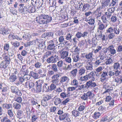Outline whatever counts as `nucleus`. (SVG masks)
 Masks as SVG:
<instances>
[{"instance_id": "nucleus-41", "label": "nucleus", "mask_w": 122, "mask_h": 122, "mask_svg": "<svg viewBox=\"0 0 122 122\" xmlns=\"http://www.w3.org/2000/svg\"><path fill=\"white\" fill-rule=\"evenodd\" d=\"M113 68L115 70H117L120 68V64L118 62L115 63L113 65Z\"/></svg>"}, {"instance_id": "nucleus-37", "label": "nucleus", "mask_w": 122, "mask_h": 122, "mask_svg": "<svg viewBox=\"0 0 122 122\" xmlns=\"http://www.w3.org/2000/svg\"><path fill=\"white\" fill-rule=\"evenodd\" d=\"M58 41L60 43H63V42L65 43H67V41L65 40V39L64 36H60L58 38Z\"/></svg>"}, {"instance_id": "nucleus-45", "label": "nucleus", "mask_w": 122, "mask_h": 122, "mask_svg": "<svg viewBox=\"0 0 122 122\" xmlns=\"http://www.w3.org/2000/svg\"><path fill=\"white\" fill-rule=\"evenodd\" d=\"M3 107L4 108H6L7 109H9L10 108H12V105L10 104H3Z\"/></svg>"}, {"instance_id": "nucleus-4", "label": "nucleus", "mask_w": 122, "mask_h": 122, "mask_svg": "<svg viewBox=\"0 0 122 122\" xmlns=\"http://www.w3.org/2000/svg\"><path fill=\"white\" fill-rule=\"evenodd\" d=\"M93 81V80H92L87 81L85 85V87L87 89H90L96 86H97L96 83Z\"/></svg>"}, {"instance_id": "nucleus-54", "label": "nucleus", "mask_w": 122, "mask_h": 122, "mask_svg": "<svg viewBox=\"0 0 122 122\" xmlns=\"http://www.w3.org/2000/svg\"><path fill=\"white\" fill-rule=\"evenodd\" d=\"M105 90L104 92V93H106L107 92H108L111 91H112L113 90V88L112 87L111 85L109 87L106 89Z\"/></svg>"}, {"instance_id": "nucleus-46", "label": "nucleus", "mask_w": 122, "mask_h": 122, "mask_svg": "<svg viewBox=\"0 0 122 122\" xmlns=\"http://www.w3.org/2000/svg\"><path fill=\"white\" fill-rule=\"evenodd\" d=\"M8 114L10 117H12V119H13L14 118V114L11 110H9L7 112Z\"/></svg>"}, {"instance_id": "nucleus-22", "label": "nucleus", "mask_w": 122, "mask_h": 122, "mask_svg": "<svg viewBox=\"0 0 122 122\" xmlns=\"http://www.w3.org/2000/svg\"><path fill=\"white\" fill-rule=\"evenodd\" d=\"M49 86L48 85L47 83H45L43 86V91L48 92H50Z\"/></svg>"}, {"instance_id": "nucleus-12", "label": "nucleus", "mask_w": 122, "mask_h": 122, "mask_svg": "<svg viewBox=\"0 0 122 122\" xmlns=\"http://www.w3.org/2000/svg\"><path fill=\"white\" fill-rule=\"evenodd\" d=\"M28 8L25 6L20 7L19 9L20 12L22 14H27V12Z\"/></svg>"}, {"instance_id": "nucleus-32", "label": "nucleus", "mask_w": 122, "mask_h": 122, "mask_svg": "<svg viewBox=\"0 0 122 122\" xmlns=\"http://www.w3.org/2000/svg\"><path fill=\"white\" fill-rule=\"evenodd\" d=\"M89 79H95V78L94 77L95 75L93 71L91 72L90 73L87 75Z\"/></svg>"}, {"instance_id": "nucleus-47", "label": "nucleus", "mask_w": 122, "mask_h": 122, "mask_svg": "<svg viewBox=\"0 0 122 122\" xmlns=\"http://www.w3.org/2000/svg\"><path fill=\"white\" fill-rule=\"evenodd\" d=\"M72 115L75 117H76L79 116L80 113L79 112L74 110L72 111Z\"/></svg>"}, {"instance_id": "nucleus-49", "label": "nucleus", "mask_w": 122, "mask_h": 122, "mask_svg": "<svg viewBox=\"0 0 122 122\" xmlns=\"http://www.w3.org/2000/svg\"><path fill=\"white\" fill-rule=\"evenodd\" d=\"M89 79L87 75L83 76H81L80 77V80L81 81H86Z\"/></svg>"}, {"instance_id": "nucleus-1", "label": "nucleus", "mask_w": 122, "mask_h": 122, "mask_svg": "<svg viewBox=\"0 0 122 122\" xmlns=\"http://www.w3.org/2000/svg\"><path fill=\"white\" fill-rule=\"evenodd\" d=\"M52 20V17L47 15L44 14L39 15L36 17V21L40 24H46Z\"/></svg>"}, {"instance_id": "nucleus-53", "label": "nucleus", "mask_w": 122, "mask_h": 122, "mask_svg": "<svg viewBox=\"0 0 122 122\" xmlns=\"http://www.w3.org/2000/svg\"><path fill=\"white\" fill-rule=\"evenodd\" d=\"M11 89L12 92L15 94L16 93L18 90V88H17V87L13 86L11 87Z\"/></svg>"}, {"instance_id": "nucleus-60", "label": "nucleus", "mask_w": 122, "mask_h": 122, "mask_svg": "<svg viewBox=\"0 0 122 122\" xmlns=\"http://www.w3.org/2000/svg\"><path fill=\"white\" fill-rule=\"evenodd\" d=\"M68 94H66L65 92L61 93L60 95V97L63 98L68 97Z\"/></svg>"}, {"instance_id": "nucleus-63", "label": "nucleus", "mask_w": 122, "mask_h": 122, "mask_svg": "<svg viewBox=\"0 0 122 122\" xmlns=\"http://www.w3.org/2000/svg\"><path fill=\"white\" fill-rule=\"evenodd\" d=\"M113 61L112 59L111 58H110L107 60L105 63L106 65L110 64L112 63Z\"/></svg>"}, {"instance_id": "nucleus-29", "label": "nucleus", "mask_w": 122, "mask_h": 122, "mask_svg": "<svg viewBox=\"0 0 122 122\" xmlns=\"http://www.w3.org/2000/svg\"><path fill=\"white\" fill-rule=\"evenodd\" d=\"M75 5L77 9L79 10L82 7L83 5L81 2L77 1Z\"/></svg>"}, {"instance_id": "nucleus-20", "label": "nucleus", "mask_w": 122, "mask_h": 122, "mask_svg": "<svg viewBox=\"0 0 122 122\" xmlns=\"http://www.w3.org/2000/svg\"><path fill=\"white\" fill-rule=\"evenodd\" d=\"M101 19L102 20L103 22L104 23H106V26H107V24L109 20L108 18H107L106 16H102L101 18Z\"/></svg>"}, {"instance_id": "nucleus-55", "label": "nucleus", "mask_w": 122, "mask_h": 122, "mask_svg": "<svg viewBox=\"0 0 122 122\" xmlns=\"http://www.w3.org/2000/svg\"><path fill=\"white\" fill-rule=\"evenodd\" d=\"M77 72V70L76 69H75L70 72L71 73L74 77H75L76 76V73Z\"/></svg>"}, {"instance_id": "nucleus-31", "label": "nucleus", "mask_w": 122, "mask_h": 122, "mask_svg": "<svg viewBox=\"0 0 122 122\" xmlns=\"http://www.w3.org/2000/svg\"><path fill=\"white\" fill-rule=\"evenodd\" d=\"M35 10L34 7H32V6H28V12L30 13H31L34 12Z\"/></svg>"}, {"instance_id": "nucleus-16", "label": "nucleus", "mask_w": 122, "mask_h": 122, "mask_svg": "<svg viewBox=\"0 0 122 122\" xmlns=\"http://www.w3.org/2000/svg\"><path fill=\"white\" fill-rule=\"evenodd\" d=\"M61 57L63 59L66 57L68 55V52L67 51H64L60 52Z\"/></svg>"}, {"instance_id": "nucleus-40", "label": "nucleus", "mask_w": 122, "mask_h": 122, "mask_svg": "<svg viewBox=\"0 0 122 122\" xmlns=\"http://www.w3.org/2000/svg\"><path fill=\"white\" fill-rule=\"evenodd\" d=\"M113 32L114 34L118 35L120 33V31L118 28L116 27H114Z\"/></svg>"}, {"instance_id": "nucleus-52", "label": "nucleus", "mask_w": 122, "mask_h": 122, "mask_svg": "<svg viewBox=\"0 0 122 122\" xmlns=\"http://www.w3.org/2000/svg\"><path fill=\"white\" fill-rule=\"evenodd\" d=\"M94 13L97 16V18L100 17L101 15V12L99 11V10L97 9L94 12Z\"/></svg>"}, {"instance_id": "nucleus-36", "label": "nucleus", "mask_w": 122, "mask_h": 122, "mask_svg": "<svg viewBox=\"0 0 122 122\" xmlns=\"http://www.w3.org/2000/svg\"><path fill=\"white\" fill-rule=\"evenodd\" d=\"M30 75L35 79L38 78L39 76L38 73L34 72L33 71H31L30 72Z\"/></svg>"}, {"instance_id": "nucleus-43", "label": "nucleus", "mask_w": 122, "mask_h": 122, "mask_svg": "<svg viewBox=\"0 0 122 122\" xmlns=\"http://www.w3.org/2000/svg\"><path fill=\"white\" fill-rule=\"evenodd\" d=\"M51 52L50 51H48L44 53L43 57L44 59L46 58H48L51 55Z\"/></svg>"}, {"instance_id": "nucleus-30", "label": "nucleus", "mask_w": 122, "mask_h": 122, "mask_svg": "<svg viewBox=\"0 0 122 122\" xmlns=\"http://www.w3.org/2000/svg\"><path fill=\"white\" fill-rule=\"evenodd\" d=\"M48 3L51 7H53L55 6L56 7V0H49Z\"/></svg>"}, {"instance_id": "nucleus-39", "label": "nucleus", "mask_w": 122, "mask_h": 122, "mask_svg": "<svg viewBox=\"0 0 122 122\" xmlns=\"http://www.w3.org/2000/svg\"><path fill=\"white\" fill-rule=\"evenodd\" d=\"M22 111L21 110H18L17 112L16 116L19 119L21 118V116H22Z\"/></svg>"}, {"instance_id": "nucleus-5", "label": "nucleus", "mask_w": 122, "mask_h": 122, "mask_svg": "<svg viewBox=\"0 0 122 122\" xmlns=\"http://www.w3.org/2000/svg\"><path fill=\"white\" fill-rule=\"evenodd\" d=\"M43 83L42 80H39L35 82L36 85V91L37 92H40L42 89V85Z\"/></svg>"}, {"instance_id": "nucleus-61", "label": "nucleus", "mask_w": 122, "mask_h": 122, "mask_svg": "<svg viewBox=\"0 0 122 122\" xmlns=\"http://www.w3.org/2000/svg\"><path fill=\"white\" fill-rule=\"evenodd\" d=\"M31 36L28 33L25 34L23 36V38L25 39L29 38L31 37Z\"/></svg>"}, {"instance_id": "nucleus-42", "label": "nucleus", "mask_w": 122, "mask_h": 122, "mask_svg": "<svg viewBox=\"0 0 122 122\" xmlns=\"http://www.w3.org/2000/svg\"><path fill=\"white\" fill-rule=\"evenodd\" d=\"M35 67L37 68H40L42 66V64L37 61H35V62L34 64Z\"/></svg>"}, {"instance_id": "nucleus-58", "label": "nucleus", "mask_w": 122, "mask_h": 122, "mask_svg": "<svg viewBox=\"0 0 122 122\" xmlns=\"http://www.w3.org/2000/svg\"><path fill=\"white\" fill-rule=\"evenodd\" d=\"M15 101L19 103L21 102L22 99V98L20 97H16L14 98Z\"/></svg>"}, {"instance_id": "nucleus-15", "label": "nucleus", "mask_w": 122, "mask_h": 122, "mask_svg": "<svg viewBox=\"0 0 122 122\" xmlns=\"http://www.w3.org/2000/svg\"><path fill=\"white\" fill-rule=\"evenodd\" d=\"M55 46L54 45H49L47 46V49L48 50H53L52 52L53 53H55L56 52V50L55 49Z\"/></svg>"}, {"instance_id": "nucleus-23", "label": "nucleus", "mask_w": 122, "mask_h": 122, "mask_svg": "<svg viewBox=\"0 0 122 122\" xmlns=\"http://www.w3.org/2000/svg\"><path fill=\"white\" fill-rule=\"evenodd\" d=\"M91 17H92L90 16L89 17V18H88L86 20V22L89 25H92L94 24L95 21L94 19L92 18H91Z\"/></svg>"}, {"instance_id": "nucleus-34", "label": "nucleus", "mask_w": 122, "mask_h": 122, "mask_svg": "<svg viewBox=\"0 0 122 122\" xmlns=\"http://www.w3.org/2000/svg\"><path fill=\"white\" fill-rule=\"evenodd\" d=\"M72 36V34L70 33L67 34L66 36V39L70 41L71 42H72V40L71 38Z\"/></svg>"}, {"instance_id": "nucleus-13", "label": "nucleus", "mask_w": 122, "mask_h": 122, "mask_svg": "<svg viewBox=\"0 0 122 122\" xmlns=\"http://www.w3.org/2000/svg\"><path fill=\"white\" fill-rule=\"evenodd\" d=\"M114 46L113 45H110V49L109 53L110 54V55L113 56L115 54L116 52V50L114 49Z\"/></svg>"}, {"instance_id": "nucleus-64", "label": "nucleus", "mask_w": 122, "mask_h": 122, "mask_svg": "<svg viewBox=\"0 0 122 122\" xmlns=\"http://www.w3.org/2000/svg\"><path fill=\"white\" fill-rule=\"evenodd\" d=\"M117 51L119 53H121L122 51V46L120 45L118 46L117 48Z\"/></svg>"}, {"instance_id": "nucleus-17", "label": "nucleus", "mask_w": 122, "mask_h": 122, "mask_svg": "<svg viewBox=\"0 0 122 122\" xmlns=\"http://www.w3.org/2000/svg\"><path fill=\"white\" fill-rule=\"evenodd\" d=\"M99 21L98 23V31L99 30H103L105 28V26L100 21V20H99Z\"/></svg>"}, {"instance_id": "nucleus-33", "label": "nucleus", "mask_w": 122, "mask_h": 122, "mask_svg": "<svg viewBox=\"0 0 122 122\" xmlns=\"http://www.w3.org/2000/svg\"><path fill=\"white\" fill-rule=\"evenodd\" d=\"M13 107L15 109H20L21 107V105L19 103L17 102H14L13 104Z\"/></svg>"}, {"instance_id": "nucleus-6", "label": "nucleus", "mask_w": 122, "mask_h": 122, "mask_svg": "<svg viewBox=\"0 0 122 122\" xmlns=\"http://www.w3.org/2000/svg\"><path fill=\"white\" fill-rule=\"evenodd\" d=\"M88 33L86 31L82 33L80 31H78L76 33L75 36L78 39L82 37L85 38L88 36Z\"/></svg>"}, {"instance_id": "nucleus-14", "label": "nucleus", "mask_w": 122, "mask_h": 122, "mask_svg": "<svg viewBox=\"0 0 122 122\" xmlns=\"http://www.w3.org/2000/svg\"><path fill=\"white\" fill-rule=\"evenodd\" d=\"M72 58L73 62H75L79 61L80 60V58L78 54H75L73 56Z\"/></svg>"}, {"instance_id": "nucleus-7", "label": "nucleus", "mask_w": 122, "mask_h": 122, "mask_svg": "<svg viewBox=\"0 0 122 122\" xmlns=\"http://www.w3.org/2000/svg\"><path fill=\"white\" fill-rule=\"evenodd\" d=\"M70 80L69 77L66 76H63L61 78L60 83L63 86L64 85L67 83Z\"/></svg>"}, {"instance_id": "nucleus-62", "label": "nucleus", "mask_w": 122, "mask_h": 122, "mask_svg": "<svg viewBox=\"0 0 122 122\" xmlns=\"http://www.w3.org/2000/svg\"><path fill=\"white\" fill-rule=\"evenodd\" d=\"M99 57V58L104 62V59L106 58V56L103 54H102L100 55Z\"/></svg>"}, {"instance_id": "nucleus-3", "label": "nucleus", "mask_w": 122, "mask_h": 122, "mask_svg": "<svg viewBox=\"0 0 122 122\" xmlns=\"http://www.w3.org/2000/svg\"><path fill=\"white\" fill-rule=\"evenodd\" d=\"M59 57L58 56H57L56 54L54 56L51 55L47 59L46 61L47 63H53L56 62L58 60Z\"/></svg>"}, {"instance_id": "nucleus-25", "label": "nucleus", "mask_w": 122, "mask_h": 122, "mask_svg": "<svg viewBox=\"0 0 122 122\" xmlns=\"http://www.w3.org/2000/svg\"><path fill=\"white\" fill-rule=\"evenodd\" d=\"M9 64L5 61H3L0 64V67L1 68H5L8 66Z\"/></svg>"}, {"instance_id": "nucleus-50", "label": "nucleus", "mask_w": 122, "mask_h": 122, "mask_svg": "<svg viewBox=\"0 0 122 122\" xmlns=\"http://www.w3.org/2000/svg\"><path fill=\"white\" fill-rule=\"evenodd\" d=\"M38 73L39 74H40L41 75V76L43 77L45 76L44 74H42L44 72L43 69L42 68H40L38 70Z\"/></svg>"}, {"instance_id": "nucleus-21", "label": "nucleus", "mask_w": 122, "mask_h": 122, "mask_svg": "<svg viewBox=\"0 0 122 122\" xmlns=\"http://www.w3.org/2000/svg\"><path fill=\"white\" fill-rule=\"evenodd\" d=\"M103 62L100 58H98L96 59V61L94 63V64L95 66H97L98 65H102Z\"/></svg>"}, {"instance_id": "nucleus-19", "label": "nucleus", "mask_w": 122, "mask_h": 122, "mask_svg": "<svg viewBox=\"0 0 122 122\" xmlns=\"http://www.w3.org/2000/svg\"><path fill=\"white\" fill-rule=\"evenodd\" d=\"M93 56V52H89L88 54H85L84 57L88 60H91Z\"/></svg>"}, {"instance_id": "nucleus-51", "label": "nucleus", "mask_w": 122, "mask_h": 122, "mask_svg": "<svg viewBox=\"0 0 122 122\" xmlns=\"http://www.w3.org/2000/svg\"><path fill=\"white\" fill-rule=\"evenodd\" d=\"M72 85L74 86L76 88L77 86L78 85V81L76 79H75L73 80L71 82Z\"/></svg>"}, {"instance_id": "nucleus-56", "label": "nucleus", "mask_w": 122, "mask_h": 122, "mask_svg": "<svg viewBox=\"0 0 122 122\" xmlns=\"http://www.w3.org/2000/svg\"><path fill=\"white\" fill-rule=\"evenodd\" d=\"M103 69V67L102 66H100L97 67L95 69L96 71L97 72L96 73L98 74L99 73V72H100V73H101V72H102V70Z\"/></svg>"}, {"instance_id": "nucleus-48", "label": "nucleus", "mask_w": 122, "mask_h": 122, "mask_svg": "<svg viewBox=\"0 0 122 122\" xmlns=\"http://www.w3.org/2000/svg\"><path fill=\"white\" fill-rule=\"evenodd\" d=\"M7 88L6 87H4L2 88L0 92H1L2 94L4 95L5 96L7 93Z\"/></svg>"}, {"instance_id": "nucleus-2", "label": "nucleus", "mask_w": 122, "mask_h": 122, "mask_svg": "<svg viewBox=\"0 0 122 122\" xmlns=\"http://www.w3.org/2000/svg\"><path fill=\"white\" fill-rule=\"evenodd\" d=\"M118 1V0H112L110 3H109L105 1L103 3H102V7L104 8L108 5L109 6H114L116 5Z\"/></svg>"}, {"instance_id": "nucleus-9", "label": "nucleus", "mask_w": 122, "mask_h": 122, "mask_svg": "<svg viewBox=\"0 0 122 122\" xmlns=\"http://www.w3.org/2000/svg\"><path fill=\"white\" fill-rule=\"evenodd\" d=\"M43 2V0H37V1H36V4H35L34 6L37 8H40L41 7Z\"/></svg>"}, {"instance_id": "nucleus-57", "label": "nucleus", "mask_w": 122, "mask_h": 122, "mask_svg": "<svg viewBox=\"0 0 122 122\" xmlns=\"http://www.w3.org/2000/svg\"><path fill=\"white\" fill-rule=\"evenodd\" d=\"M91 99L94 96V94L91 91H89L86 93Z\"/></svg>"}, {"instance_id": "nucleus-18", "label": "nucleus", "mask_w": 122, "mask_h": 122, "mask_svg": "<svg viewBox=\"0 0 122 122\" xmlns=\"http://www.w3.org/2000/svg\"><path fill=\"white\" fill-rule=\"evenodd\" d=\"M68 116L69 114L68 113H65L60 115L59 117V119L60 121H63L65 120L68 117Z\"/></svg>"}, {"instance_id": "nucleus-26", "label": "nucleus", "mask_w": 122, "mask_h": 122, "mask_svg": "<svg viewBox=\"0 0 122 122\" xmlns=\"http://www.w3.org/2000/svg\"><path fill=\"white\" fill-rule=\"evenodd\" d=\"M2 56L4 58V59L5 60L4 61L9 64L10 63V59L9 56H8V55H6L5 54V55H3Z\"/></svg>"}, {"instance_id": "nucleus-28", "label": "nucleus", "mask_w": 122, "mask_h": 122, "mask_svg": "<svg viewBox=\"0 0 122 122\" xmlns=\"http://www.w3.org/2000/svg\"><path fill=\"white\" fill-rule=\"evenodd\" d=\"M54 98L55 99L54 102L55 105H57L61 103V100L60 98L56 97H54Z\"/></svg>"}, {"instance_id": "nucleus-10", "label": "nucleus", "mask_w": 122, "mask_h": 122, "mask_svg": "<svg viewBox=\"0 0 122 122\" xmlns=\"http://www.w3.org/2000/svg\"><path fill=\"white\" fill-rule=\"evenodd\" d=\"M10 31L5 28H2L0 30V33L5 36L10 33Z\"/></svg>"}, {"instance_id": "nucleus-27", "label": "nucleus", "mask_w": 122, "mask_h": 122, "mask_svg": "<svg viewBox=\"0 0 122 122\" xmlns=\"http://www.w3.org/2000/svg\"><path fill=\"white\" fill-rule=\"evenodd\" d=\"M17 79L16 76L14 74V73H13L9 79L10 81L12 82H14Z\"/></svg>"}, {"instance_id": "nucleus-8", "label": "nucleus", "mask_w": 122, "mask_h": 122, "mask_svg": "<svg viewBox=\"0 0 122 122\" xmlns=\"http://www.w3.org/2000/svg\"><path fill=\"white\" fill-rule=\"evenodd\" d=\"M108 72V75L110 77H113L115 76H118L119 75V72L118 70L115 71H110Z\"/></svg>"}, {"instance_id": "nucleus-24", "label": "nucleus", "mask_w": 122, "mask_h": 122, "mask_svg": "<svg viewBox=\"0 0 122 122\" xmlns=\"http://www.w3.org/2000/svg\"><path fill=\"white\" fill-rule=\"evenodd\" d=\"M81 99L84 101H87L88 99H91L86 93H84L82 96L81 97Z\"/></svg>"}, {"instance_id": "nucleus-11", "label": "nucleus", "mask_w": 122, "mask_h": 122, "mask_svg": "<svg viewBox=\"0 0 122 122\" xmlns=\"http://www.w3.org/2000/svg\"><path fill=\"white\" fill-rule=\"evenodd\" d=\"M85 67L88 71H90L93 70L92 65L90 62L86 63Z\"/></svg>"}, {"instance_id": "nucleus-44", "label": "nucleus", "mask_w": 122, "mask_h": 122, "mask_svg": "<svg viewBox=\"0 0 122 122\" xmlns=\"http://www.w3.org/2000/svg\"><path fill=\"white\" fill-rule=\"evenodd\" d=\"M85 69L82 68H81L78 71V75L79 76H81L85 73Z\"/></svg>"}, {"instance_id": "nucleus-38", "label": "nucleus", "mask_w": 122, "mask_h": 122, "mask_svg": "<svg viewBox=\"0 0 122 122\" xmlns=\"http://www.w3.org/2000/svg\"><path fill=\"white\" fill-rule=\"evenodd\" d=\"M101 114L99 112H95L93 116V118L96 119H98L101 116Z\"/></svg>"}, {"instance_id": "nucleus-35", "label": "nucleus", "mask_w": 122, "mask_h": 122, "mask_svg": "<svg viewBox=\"0 0 122 122\" xmlns=\"http://www.w3.org/2000/svg\"><path fill=\"white\" fill-rule=\"evenodd\" d=\"M108 71L107 70L103 71L101 77L102 78H106V76H108Z\"/></svg>"}, {"instance_id": "nucleus-59", "label": "nucleus", "mask_w": 122, "mask_h": 122, "mask_svg": "<svg viewBox=\"0 0 122 122\" xmlns=\"http://www.w3.org/2000/svg\"><path fill=\"white\" fill-rule=\"evenodd\" d=\"M77 88V90H82L84 88H86L85 87V85L84 86V85H78V86H77L76 88Z\"/></svg>"}]
</instances>
